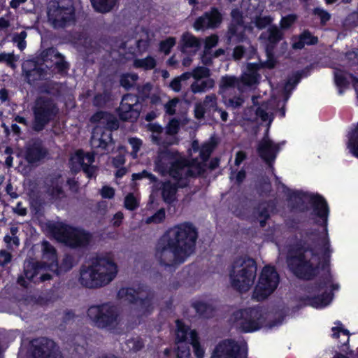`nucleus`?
Here are the masks:
<instances>
[{
    "mask_svg": "<svg viewBox=\"0 0 358 358\" xmlns=\"http://www.w3.org/2000/svg\"><path fill=\"white\" fill-rule=\"evenodd\" d=\"M124 206L126 208L133 210L138 206L137 201L133 194H129L124 199Z\"/></svg>",
    "mask_w": 358,
    "mask_h": 358,
    "instance_id": "338daca9",
    "label": "nucleus"
},
{
    "mask_svg": "<svg viewBox=\"0 0 358 358\" xmlns=\"http://www.w3.org/2000/svg\"><path fill=\"white\" fill-rule=\"evenodd\" d=\"M165 218V210L164 208L159 209L156 213H155L152 216L149 217L147 219V223H160Z\"/></svg>",
    "mask_w": 358,
    "mask_h": 358,
    "instance_id": "e2e57ef3",
    "label": "nucleus"
},
{
    "mask_svg": "<svg viewBox=\"0 0 358 358\" xmlns=\"http://www.w3.org/2000/svg\"><path fill=\"white\" fill-rule=\"evenodd\" d=\"M215 85L213 79L208 78L205 80H198L191 85V90L193 93L204 92L208 89H212Z\"/></svg>",
    "mask_w": 358,
    "mask_h": 358,
    "instance_id": "58836bf2",
    "label": "nucleus"
},
{
    "mask_svg": "<svg viewBox=\"0 0 358 358\" xmlns=\"http://www.w3.org/2000/svg\"><path fill=\"white\" fill-rule=\"evenodd\" d=\"M22 71L29 84L41 80L46 76L45 70L32 60H28L23 63Z\"/></svg>",
    "mask_w": 358,
    "mask_h": 358,
    "instance_id": "a878e982",
    "label": "nucleus"
},
{
    "mask_svg": "<svg viewBox=\"0 0 358 358\" xmlns=\"http://www.w3.org/2000/svg\"><path fill=\"white\" fill-rule=\"evenodd\" d=\"M349 73L343 70L336 69L334 72V82L338 89V94H343L345 90L350 86V81Z\"/></svg>",
    "mask_w": 358,
    "mask_h": 358,
    "instance_id": "473e14b6",
    "label": "nucleus"
},
{
    "mask_svg": "<svg viewBox=\"0 0 358 358\" xmlns=\"http://www.w3.org/2000/svg\"><path fill=\"white\" fill-rule=\"evenodd\" d=\"M27 34L25 31H21L20 34H14L13 37V41L16 43L17 47L20 50H22L26 47L25 38Z\"/></svg>",
    "mask_w": 358,
    "mask_h": 358,
    "instance_id": "6e6d98bb",
    "label": "nucleus"
},
{
    "mask_svg": "<svg viewBox=\"0 0 358 358\" xmlns=\"http://www.w3.org/2000/svg\"><path fill=\"white\" fill-rule=\"evenodd\" d=\"M90 121L96 123L92 130L90 145L94 150H100L104 154L114 150L115 141L112 137V131L119 128L117 119L112 114L99 111L92 115Z\"/></svg>",
    "mask_w": 358,
    "mask_h": 358,
    "instance_id": "423d86ee",
    "label": "nucleus"
},
{
    "mask_svg": "<svg viewBox=\"0 0 358 358\" xmlns=\"http://www.w3.org/2000/svg\"><path fill=\"white\" fill-rule=\"evenodd\" d=\"M275 109V100L270 99L262 102L255 110L256 117L260 118L262 122H267V129L263 139L259 144L257 150L259 156L271 167L272 162L279 150L278 145L275 144L268 137L269 127L274 119V110Z\"/></svg>",
    "mask_w": 358,
    "mask_h": 358,
    "instance_id": "6e6552de",
    "label": "nucleus"
},
{
    "mask_svg": "<svg viewBox=\"0 0 358 358\" xmlns=\"http://www.w3.org/2000/svg\"><path fill=\"white\" fill-rule=\"evenodd\" d=\"M55 264H48L45 262L34 261L27 259L24 263L23 275H20L17 280V282L24 287H28V281L34 283L43 282L52 279L51 274L48 271H52L57 275L59 276L69 271L74 266L73 257L70 255H65L59 265L57 261Z\"/></svg>",
    "mask_w": 358,
    "mask_h": 358,
    "instance_id": "39448f33",
    "label": "nucleus"
},
{
    "mask_svg": "<svg viewBox=\"0 0 358 358\" xmlns=\"http://www.w3.org/2000/svg\"><path fill=\"white\" fill-rule=\"evenodd\" d=\"M118 272L117 266L108 256H97L89 265L80 268L79 282L90 289L103 287L110 284Z\"/></svg>",
    "mask_w": 358,
    "mask_h": 358,
    "instance_id": "20e7f679",
    "label": "nucleus"
},
{
    "mask_svg": "<svg viewBox=\"0 0 358 358\" xmlns=\"http://www.w3.org/2000/svg\"><path fill=\"white\" fill-rule=\"evenodd\" d=\"M201 103L206 107V109H213L214 110H218L217 96L215 94L207 95Z\"/></svg>",
    "mask_w": 358,
    "mask_h": 358,
    "instance_id": "603ef678",
    "label": "nucleus"
},
{
    "mask_svg": "<svg viewBox=\"0 0 358 358\" xmlns=\"http://www.w3.org/2000/svg\"><path fill=\"white\" fill-rule=\"evenodd\" d=\"M257 270L256 262L252 258L247 256L236 258L229 271L231 287L241 293L248 292L255 282Z\"/></svg>",
    "mask_w": 358,
    "mask_h": 358,
    "instance_id": "0eeeda50",
    "label": "nucleus"
},
{
    "mask_svg": "<svg viewBox=\"0 0 358 358\" xmlns=\"http://www.w3.org/2000/svg\"><path fill=\"white\" fill-rule=\"evenodd\" d=\"M273 22V18L269 15H263L262 14L255 16L252 22L254 23L255 27L259 29H265L270 25Z\"/></svg>",
    "mask_w": 358,
    "mask_h": 358,
    "instance_id": "a18cd8bd",
    "label": "nucleus"
},
{
    "mask_svg": "<svg viewBox=\"0 0 358 358\" xmlns=\"http://www.w3.org/2000/svg\"><path fill=\"white\" fill-rule=\"evenodd\" d=\"M16 60L17 59L13 53H0V62H6V64L11 67L13 69L16 68V65L15 64Z\"/></svg>",
    "mask_w": 358,
    "mask_h": 358,
    "instance_id": "5fc2aeb1",
    "label": "nucleus"
},
{
    "mask_svg": "<svg viewBox=\"0 0 358 358\" xmlns=\"http://www.w3.org/2000/svg\"><path fill=\"white\" fill-rule=\"evenodd\" d=\"M28 358H62V355L54 341L38 337L29 342Z\"/></svg>",
    "mask_w": 358,
    "mask_h": 358,
    "instance_id": "6ab92c4d",
    "label": "nucleus"
},
{
    "mask_svg": "<svg viewBox=\"0 0 358 358\" xmlns=\"http://www.w3.org/2000/svg\"><path fill=\"white\" fill-rule=\"evenodd\" d=\"M222 22V15L216 8H212L209 11L204 13L198 17L194 24V27L197 29H215Z\"/></svg>",
    "mask_w": 358,
    "mask_h": 358,
    "instance_id": "5701e85b",
    "label": "nucleus"
},
{
    "mask_svg": "<svg viewBox=\"0 0 358 358\" xmlns=\"http://www.w3.org/2000/svg\"><path fill=\"white\" fill-rule=\"evenodd\" d=\"M179 129V122L176 120H171L166 127V133L168 135H175Z\"/></svg>",
    "mask_w": 358,
    "mask_h": 358,
    "instance_id": "0e129e2a",
    "label": "nucleus"
},
{
    "mask_svg": "<svg viewBox=\"0 0 358 358\" xmlns=\"http://www.w3.org/2000/svg\"><path fill=\"white\" fill-rule=\"evenodd\" d=\"M247 352L245 343L227 339L215 347L210 358H247Z\"/></svg>",
    "mask_w": 358,
    "mask_h": 358,
    "instance_id": "aec40b11",
    "label": "nucleus"
},
{
    "mask_svg": "<svg viewBox=\"0 0 358 358\" xmlns=\"http://www.w3.org/2000/svg\"><path fill=\"white\" fill-rule=\"evenodd\" d=\"M313 249L294 246L288 251L286 262L294 275L301 279L310 280L313 275Z\"/></svg>",
    "mask_w": 358,
    "mask_h": 358,
    "instance_id": "9d476101",
    "label": "nucleus"
},
{
    "mask_svg": "<svg viewBox=\"0 0 358 358\" xmlns=\"http://www.w3.org/2000/svg\"><path fill=\"white\" fill-rule=\"evenodd\" d=\"M304 75L305 71H302L301 72H296L287 79L283 87V96L285 101L288 100L292 91L299 82L302 76Z\"/></svg>",
    "mask_w": 358,
    "mask_h": 358,
    "instance_id": "c9c22d12",
    "label": "nucleus"
},
{
    "mask_svg": "<svg viewBox=\"0 0 358 358\" xmlns=\"http://www.w3.org/2000/svg\"><path fill=\"white\" fill-rule=\"evenodd\" d=\"M138 78L137 74L135 73L122 75L120 78V85L126 89H129L134 85Z\"/></svg>",
    "mask_w": 358,
    "mask_h": 358,
    "instance_id": "09e8293b",
    "label": "nucleus"
},
{
    "mask_svg": "<svg viewBox=\"0 0 358 358\" xmlns=\"http://www.w3.org/2000/svg\"><path fill=\"white\" fill-rule=\"evenodd\" d=\"M215 147V143L213 141H208L205 143L201 148L199 150V155L201 159V162H194L192 164H189V166H201L203 168L202 173L199 175L201 176L206 171V162L209 158L210 154Z\"/></svg>",
    "mask_w": 358,
    "mask_h": 358,
    "instance_id": "2f4dec72",
    "label": "nucleus"
},
{
    "mask_svg": "<svg viewBox=\"0 0 358 358\" xmlns=\"http://www.w3.org/2000/svg\"><path fill=\"white\" fill-rule=\"evenodd\" d=\"M297 16L294 14L282 17L280 26L281 29H288L296 20Z\"/></svg>",
    "mask_w": 358,
    "mask_h": 358,
    "instance_id": "4d7b16f0",
    "label": "nucleus"
},
{
    "mask_svg": "<svg viewBox=\"0 0 358 358\" xmlns=\"http://www.w3.org/2000/svg\"><path fill=\"white\" fill-rule=\"evenodd\" d=\"M57 112L58 109L51 99L43 97L38 98L34 108L33 129L38 132L42 131L55 117Z\"/></svg>",
    "mask_w": 358,
    "mask_h": 358,
    "instance_id": "f3484780",
    "label": "nucleus"
},
{
    "mask_svg": "<svg viewBox=\"0 0 358 358\" xmlns=\"http://www.w3.org/2000/svg\"><path fill=\"white\" fill-rule=\"evenodd\" d=\"M177 345V358H189L191 354L188 344L179 343Z\"/></svg>",
    "mask_w": 358,
    "mask_h": 358,
    "instance_id": "bf43d9fd",
    "label": "nucleus"
},
{
    "mask_svg": "<svg viewBox=\"0 0 358 358\" xmlns=\"http://www.w3.org/2000/svg\"><path fill=\"white\" fill-rule=\"evenodd\" d=\"M93 8L97 12L106 13L110 11L117 0H91Z\"/></svg>",
    "mask_w": 358,
    "mask_h": 358,
    "instance_id": "4c0bfd02",
    "label": "nucleus"
},
{
    "mask_svg": "<svg viewBox=\"0 0 358 358\" xmlns=\"http://www.w3.org/2000/svg\"><path fill=\"white\" fill-rule=\"evenodd\" d=\"M231 20L229 25L244 26L242 12L238 8L233 9L230 13Z\"/></svg>",
    "mask_w": 358,
    "mask_h": 358,
    "instance_id": "3c124183",
    "label": "nucleus"
},
{
    "mask_svg": "<svg viewBox=\"0 0 358 358\" xmlns=\"http://www.w3.org/2000/svg\"><path fill=\"white\" fill-rule=\"evenodd\" d=\"M348 148L352 155L358 158V122L349 135Z\"/></svg>",
    "mask_w": 358,
    "mask_h": 358,
    "instance_id": "79ce46f5",
    "label": "nucleus"
},
{
    "mask_svg": "<svg viewBox=\"0 0 358 358\" xmlns=\"http://www.w3.org/2000/svg\"><path fill=\"white\" fill-rule=\"evenodd\" d=\"M198 238L196 227L184 222L169 229L158 241L155 251L157 263L164 269L174 271L194 253Z\"/></svg>",
    "mask_w": 358,
    "mask_h": 358,
    "instance_id": "f03ea898",
    "label": "nucleus"
},
{
    "mask_svg": "<svg viewBox=\"0 0 358 358\" xmlns=\"http://www.w3.org/2000/svg\"><path fill=\"white\" fill-rule=\"evenodd\" d=\"M42 258L54 264L57 262V256L55 248L47 241L41 243Z\"/></svg>",
    "mask_w": 358,
    "mask_h": 358,
    "instance_id": "e433bc0d",
    "label": "nucleus"
},
{
    "mask_svg": "<svg viewBox=\"0 0 358 358\" xmlns=\"http://www.w3.org/2000/svg\"><path fill=\"white\" fill-rule=\"evenodd\" d=\"M279 275L273 267L266 266L262 271L258 282L252 293V298L258 301L266 299L277 288Z\"/></svg>",
    "mask_w": 358,
    "mask_h": 358,
    "instance_id": "dca6fc26",
    "label": "nucleus"
},
{
    "mask_svg": "<svg viewBox=\"0 0 358 358\" xmlns=\"http://www.w3.org/2000/svg\"><path fill=\"white\" fill-rule=\"evenodd\" d=\"M194 308L196 313L203 317H211L214 314V308L205 303H198L195 304Z\"/></svg>",
    "mask_w": 358,
    "mask_h": 358,
    "instance_id": "de8ad7c7",
    "label": "nucleus"
},
{
    "mask_svg": "<svg viewBox=\"0 0 358 358\" xmlns=\"http://www.w3.org/2000/svg\"><path fill=\"white\" fill-rule=\"evenodd\" d=\"M156 65L155 60L151 57H148L145 59H136L134 61V66L145 69H152Z\"/></svg>",
    "mask_w": 358,
    "mask_h": 358,
    "instance_id": "8fccbe9b",
    "label": "nucleus"
},
{
    "mask_svg": "<svg viewBox=\"0 0 358 358\" xmlns=\"http://www.w3.org/2000/svg\"><path fill=\"white\" fill-rule=\"evenodd\" d=\"M117 295L119 298L134 304V310H136L138 317L150 311L154 299V294L150 290L140 288H121Z\"/></svg>",
    "mask_w": 358,
    "mask_h": 358,
    "instance_id": "ddd939ff",
    "label": "nucleus"
},
{
    "mask_svg": "<svg viewBox=\"0 0 358 358\" xmlns=\"http://www.w3.org/2000/svg\"><path fill=\"white\" fill-rule=\"evenodd\" d=\"M48 22L55 28H64L75 20L74 8L63 1H50L46 7Z\"/></svg>",
    "mask_w": 358,
    "mask_h": 358,
    "instance_id": "f8f14e48",
    "label": "nucleus"
},
{
    "mask_svg": "<svg viewBox=\"0 0 358 358\" xmlns=\"http://www.w3.org/2000/svg\"><path fill=\"white\" fill-rule=\"evenodd\" d=\"M313 199V196L301 192H293L289 197V206L292 209L303 211L308 208V205Z\"/></svg>",
    "mask_w": 358,
    "mask_h": 358,
    "instance_id": "bb28decb",
    "label": "nucleus"
},
{
    "mask_svg": "<svg viewBox=\"0 0 358 358\" xmlns=\"http://www.w3.org/2000/svg\"><path fill=\"white\" fill-rule=\"evenodd\" d=\"M244 103V99L241 96H234L224 101L227 107H231L234 109L239 108Z\"/></svg>",
    "mask_w": 358,
    "mask_h": 358,
    "instance_id": "680f3d73",
    "label": "nucleus"
},
{
    "mask_svg": "<svg viewBox=\"0 0 358 358\" xmlns=\"http://www.w3.org/2000/svg\"><path fill=\"white\" fill-rule=\"evenodd\" d=\"M87 314L92 324L101 329H116L122 321L120 308L111 303L91 306Z\"/></svg>",
    "mask_w": 358,
    "mask_h": 358,
    "instance_id": "1a4fd4ad",
    "label": "nucleus"
},
{
    "mask_svg": "<svg viewBox=\"0 0 358 358\" xmlns=\"http://www.w3.org/2000/svg\"><path fill=\"white\" fill-rule=\"evenodd\" d=\"M245 26L229 25L225 34L227 43L231 42L240 43L246 39Z\"/></svg>",
    "mask_w": 358,
    "mask_h": 358,
    "instance_id": "c756f323",
    "label": "nucleus"
},
{
    "mask_svg": "<svg viewBox=\"0 0 358 358\" xmlns=\"http://www.w3.org/2000/svg\"><path fill=\"white\" fill-rule=\"evenodd\" d=\"M343 26L346 30H350L358 26V11L350 13L343 20Z\"/></svg>",
    "mask_w": 358,
    "mask_h": 358,
    "instance_id": "c03bdc74",
    "label": "nucleus"
},
{
    "mask_svg": "<svg viewBox=\"0 0 358 358\" xmlns=\"http://www.w3.org/2000/svg\"><path fill=\"white\" fill-rule=\"evenodd\" d=\"M282 31L275 25L271 26L265 31H263L259 39L264 43L266 60L262 63L261 66L264 68L273 69L276 64L274 57V49L277 44L283 38Z\"/></svg>",
    "mask_w": 358,
    "mask_h": 358,
    "instance_id": "a211bd4d",
    "label": "nucleus"
},
{
    "mask_svg": "<svg viewBox=\"0 0 358 358\" xmlns=\"http://www.w3.org/2000/svg\"><path fill=\"white\" fill-rule=\"evenodd\" d=\"M210 74V69L204 66H198L192 71V77L196 80L208 78Z\"/></svg>",
    "mask_w": 358,
    "mask_h": 358,
    "instance_id": "864d4df0",
    "label": "nucleus"
},
{
    "mask_svg": "<svg viewBox=\"0 0 358 358\" xmlns=\"http://www.w3.org/2000/svg\"><path fill=\"white\" fill-rule=\"evenodd\" d=\"M315 16H317L320 18L322 25H325L331 19V15L329 12L317 7L315 8Z\"/></svg>",
    "mask_w": 358,
    "mask_h": 358,
    "instance_id": "13d9d810",
    "label": "nucleus"
},
{
    "mask_svg": "<svg viewBox=\"0 0 358 358\" xmlns=\"http://www.w3.org/2000/svg\"><path fill=\"white\" fill-rule=\"evenodd\" d=\"M48 154V150L44 147L41 140L31 139L29 141L25 146L24 158L29 164L36 163Z\"/></svg>",
    "mask_w": 358,
    "mask_h": 358,
    "instance_id": "b1692460",
    "label": "nucleus"
},
{
    "mask_svg": "<svg viewBox=\"0 0 358 358\" xmlns=\"http://www.w3.org/2000/svg\"><path fill=\"white\" fill-rule=\"evenodd\" d=\"M179 99L178 98H174L170 101H169L165 105V110L166 113L169 115H173L176 113V109L177 103H178Z\"/></svg>",
    "mask_w": 358,
    "mask_h": 358,
    "instance_id": "774afa93",
    "label": "nucleus"
},
{
    "mask_svg": "<svg viewBox=\"0 0 358 358\" xmlns=\"http://www.w3.org/2000/svg\"><path fill=\"white\" fill-rule=\"evenodd\" d=\"M239 83V80L236 76H226L222 77L220 81V88L224 90L234 88Z\"/></svg>",
    "mask_w": 358,
    "mask_h": 358,
    "instance_id": "49530a36",
    "label": "nucleus"
},
{
    "mask_svg": "<svg viewBox=\"0 0 358 358\" xmlns=\"http://www.w3.org/2000/svg\"><path fill=\"white\" fill-rule=\"evenodd\" d=\"M175 44V38L169 37L160 43V50L164 52L165 55H169L171 52V49Z\"/></svg>",
    "mask_w": 358,
    "mask_h": 358,
    "instance_id": "052dcab7",
    "label": "nucleus"
},
{
    "mask_svg": "<svg viewBox=\"0 0 358 358\" xmlns=\"http://www.w3.org/2000/svg\"><path fill=\"white\" fill-rule=\"evenodd\" d=\"M232 317L237 327L245 332L259 329L263 327L266 319L262 308L259 307L237 310L234 313Z\"/></svg>",
    "mask_w": 358,
    "mask_h": 358,
    "instance_id": "4468645a",
    "label": "nucleus"
},
{
    "mask_svg": "<svg viewBox=\"0 0 358 358\" xmlns=\"http://www.w3.org/2000/svg\"><path fill=\"white\" fill-rule=\"evenodd\" d=\"M259 66L257 64H248L246 71L243 73L241 82L247 86L252 87L259 83L260 75L258 73Z\"/></svg>",
    "mask_w": 358,
    "mask_h": 358,
    "instance_id": "c85d7f7f",
    "label": "nucleus"
},
{
    "mask_svg": "<svg viewBox=\"0 0 358 358\" xmlns=\"http://www.w3.org/2000/svg\"><path fill=\"white\" fill-rule=\"evenodd\" d=\"M330 207L327 199L315 192V308H323L332 301L334 291L340 287L334 282L331 260L334 248L329 235Z\"/></svg>",
    "mask_w": 358,
    "mask_h": 358,
    "instance_id": "f257e3e1",
    "label": "nucleus"
},
{
    "mask_svg": "<svg viewBox=\"0 0 358 358\" xmlns=\"http://www.w3.org/2000/svg\"><path fill=\"white\" fill-rule=\"evenodd\" d=\"M127 344L134 351H138L143 347V343L139 338H131L127 341Z\"/></svg>",
    "mask_w": 358,
    "mask_h": 358,
    "instance_id": "69168bd1",
    "label": "nucleus"
},
{
    "mask_svg": "<svg viewBox=\"0 0 358 358\" xmlns=\"http://www.w3.org/2000/svg\"><path fill=\"white\" fill-rule=\"evenodd\" d=\"M149 31L144 29H141L140 37L136 41V46L139 52H145L150 45Z\"/></svg>",
    "mask_w": 358,
    "mask_h": 358,
    "instance_id": "37998d69",
    "label": "nucleus"
},
{
    "mask_svg": "<svg viewBox=\"0 0 358 358\" xmlns=\"http://www.w3.org/2000/svg\"><path fill=\"white\" fill-rule=\"evenodd\" d=\"M176 344L185 343V341L190 343L189 333L191 331H196L191 330L190 328L185 325L180 320H176Z\"/></svg>",
    "mask_w": 358,
    "mask_h": 358,
    "instance_id": "f704fd0d",
    "label": "nucleus"
},
{
    "mask_svg": "<svg viewBox=\"0 0 358 358\" xmlns=\"http://www.w3.org/2000/svg\"><path fill=\"white\" fill-rule=\"evenodd\" d=\"M292 47L294 50H301L306 45L313 44V36L311 32L308 30H304L299 36L292 37Z\"/></svg>",
    "mask_w": 358,
    "mask_h": 358,
    "instance_id": "72a5a7b5",
    "label": "nucleus"
},
{
    "mask_svg": "<svg viewBox=\"0 0 358 358\" xmlns=\"http://www.w3.org/2000/svg\"><path fill=\"white\" fill-rule=\"evenodd\" d=\"M139 99L137 96L127 94L123 96L120 106L118 108L120 118L123 121L135 122L140 115L141 109L138 103Z\"/></svg>",
    "mask_w": 358,
    "mask_h": 358,
    "instance_id": "412c9836",
    "label": "nucleus"
},
{
    "mask_svg": "<svg viewBox=\"0 0 358 358\" xmlns=\"http://www.w3.org/2000/svg\"><path fill=\"white\" fill-rule=\"evenodd\" d=\"M64 180L59 174L50 176L45 181L46 193L54 200H60L65 197L63 190Z\"/></svg>",
    "mask_w": 358,
    "mask_h": 358,
    "instance_id": "393cba45",
    "label": "nucleus"
},
{
    "mask_svg": "<svg viewBox=\"0 0 358 358\" xmlns=\"http://www.w3.org/2000/svg\"><path fill=\"white\" fill-rule=\"evenodd\" d=\"M279 275L273 267L266 266L262 271L258 282L252 293V298L258 301L266 299L277 288Z\"/></svg>",
    "mask_w": 358,
    "mask_h": 358,
    "instance_id": "2eb2a0df",
    "label": "nucleus"
},
{
    "mask_svg": "<svg viewBox=\"0 0 358 358\" xmlns=\"http://www.w3.org/2000/svg\"><path fill=\"white\" fill-rule=\"evenodd\" d=\"M190 344L194 349V353L196 358H203L205 351L201 346L196 331H191L189 333Z\"/></svg>",
    "mask_w": 358,
    "mask_h": 358,
    "instance_id": "a19ab883",
    "label": "nucleus"
},
{
    "mask_svg": "<svg viewBox=\"0 0 358 358\" xmlns=\"http://www.w3.org/2000/svg\"><path fill=\"white\" fill-rule=\"evenodd\" d=\"M180 46L182 52L195 54L201 48V41L192 34L186 32L182 36Z\"/></svg>",
    "mask_w": 358,
    "mask_h": 358,
    "instance_id": "cd10ccee",
    "label": "nucleus"
},
{
    "mask_svg": "<svg viewBox=\"0 0 358 358\" xmlns=\"http://www.w3.org/2000/svg\"><path fill=\"white\" fill-rule=\"evenodd\" d=\"M175 182L171 181L164 182L162 184V195L164 201L166 203H171L176 199V192L178 187H181L178 180Z\"/></svg>",
    "mask_w": 358,
    "mask_h": 358,
    "instance_id": "7c9ffc66",
    "label": "nucleus"
},
{
    "mask_svg": "<svg viewBox=\"0 0 358 358\" xmlns=\"http://www.w3.org/2000/svg\"><path fill=\"white\" fill-rule=\"evenodd\" d=\"M268 208V203H262L255 210V215L259 219L262 227L265 226L266 220L269 217Z\"/></svg>",
    "mask_w": 358,
    "mask_h": 358,
    "instance_id": "ea45409f",
    "label": "nucleus"
},
{
    "mask_svg": "<svg viewBox=\"0 0 358 358\" xmlns=\"http://www.w3.org/2000/svg\"><path fill=\"white\" fill-rule=\"evenodd\" d=\"M156 169L162 175L169 174L174 180H178L180 187L187 185L188 179L199 176L203 171L201 166H189L187 160L179 152L166 148L160 149L155 160Z\"/></svg>",
    "mask_w": 358,
    "mask_h": 358,
    "instance_id": "7ed1b4c3",
    "label": "nucleus"
},
{
    "mask_svg": "<svg viewBox=\"0 0 358 358\" xmlns=\"http://www.w3.org/2000/svg\"><path fill=\"white\" fill-rule=\"evenodd\" d=\"M94 162V152L85 154L82 150H78L70 159L71 169L74 172L83 169L88 178H92L96 172V167L92 165Z\"/></svg>",
    "mask_w": 358,
    "mask_h": 358,
    "instance_id": "4be33fe9",
    "label": "nucleus"
},
{
    "mask_svg": "<svg viewBox=\"0 0 358 358\" xmlns=\"http://www.w3.org/2000/svg\"><path fill=\"white\" fill-rule=\"evenodd\" d=\"M52 232L57 241L71 248H85L92 240V235L90 233L62 222L54 224Z\"/></svg>",
    "mask_w": 358,
    "mask_h": 358,
    "instance_id": "9b49d317",
    "label": "nucleus"
}]
</instances>
